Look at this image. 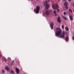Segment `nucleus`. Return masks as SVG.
<instances>
[{"label": "nucleus", "instance_id": "30", "mask_svg": "<svg viewBox=\"0 0 74 74\" xmlns=\"http://www.w3.org/2000/svg\"><path fill=\"white\" fill-rule=\"evenodd\" d=\"M58 1H60V0H58Z\"/></svg>", "mask_w": 74, "mask_h": 74}, {"label": "nucleus", "instance_id": "2", "mask_svg": "<svg viewBox=\"0 0 74 74\" xmlns=\"http://www.w3.org/2000/svg\"><path fill=\"white\" fill-rule=\"evenodd\" d=\"M43 3L44 6H45V9L46 10L48 9V8L49 7V5L47 4V1H43Z\"/></svg>", "mask_w": 74, "mask_h": 74}, {"label": "nucleus", "instance_id": "32", "mask_svg": "<svg viewBox=\"0 0 74 74\" xmlns=\"http://www.w3.org/2000/svg\"><path fill=\"white\" fill-rule=\"evenodd\" d=\"M38 0H36V1H38Z\"/></svg>", "mask_w": 74, "mask_h": 74}, {"label": "nucleus", "instance_id": "28", "mask_svg": "<svg viewBox=\"0 0 74 74\" xmlns=\"http://www.w3.org/2000/svg\"><path fill=\"white\" fill-rule=\"evenodd\" d=\"M1 57V55L0 54V57Z\"/></svg>", "mask_w": 74, "mask_h": 74}, {"label": "nucleus", "instance_id": "1", "mask_svg": "<svg viewBox=\"0 0 74 74\" xmlns=\"http://www.w3.org/2000/svg\"><path fill=\"white\" fill-rule=\"evenodd\" d=\"M56 31L55 32L56 36L57 37H59L60 38H63L64 37V35L66 34V32H64L62 33V35H61L62 34V30L59 27H58L56 29Z\"/></svg>", "mask_w": 74, "mask_h": 74}, {"label": "nucleus", "instance_id": "25", "mask_svg": "<svg viewBox=\"0 0 74 74\" xmlns=\"http://www.w3.org/2000/svg\"><path fill=\"white\" fill-rule=\"evenodd\" d=\"M59 11H60V10L59 9H58L57 10L58 12H59Z\"/></svg>", "mask_w": 74, "mask_h": 74}, {"label": "nucleus", "instance_id": "11", "mask_svg": "<svg viewBox=\"0 0 74 74\" xmlns=\"http://www.w3.org/2000/svg\"><path fill=\"white\" fill-rule=\"evenodd\" d=\"M64 4L65 6H66V5H67L68 3H67V2H65L64 3Z\"/></svg>", "mask_w": 74, "mask_h": 74}, {"label": "nucleus", "instance_id": "3", "mask_svg": "<svg viewBox=\"0 0 74 74\" xmlns=\"http://www.w3.org/2000/svg\"><path fill=\"white\" fill-rule=\"evenodd\" d=\"M40 7L39 6H38L36 7V9L34 10V11L36 13L38 14L39 13V11H40Z\"/></svg>", "mask_w": 74, "mask_h": 74}, {"label": "nucleus", "instance_id": "13", "mask_svg": "<svg viewBox=\"0 0 74 74\" xmlns=\"http://www.w3.org/2000/svg\"><path fill=\"white\" fill-rule=\"evenodd\" d=\"M53 13L54 14H55V15L56 16V15H57V14H56V11L55 10L54 11Z\"/></svg>", "mask_w": 74, "mask_h": 74}, {"label": "nucleus", "instance_id": "24", "mask_svg": "<svg viewBox=\"0 0 74 74\" xmlns=\"http://www.w3.org/2000/svg\"><path fill=\"white\" fill-rule=\"evenodd\" d=\"M68 1H69V2H71V0H68Z\"/></svg>", "mask_w": 74, "mask_h": 74}, {"label": "nucleus", "instance_id": "12", "mask_svg": "<svg viewBox=\"0 0 74 74\" xmlns=\"http://www.w3.org/2000/svg\"><path fill=\"white\" fill-rule=\"evenodd\" d=\"M62 16L65 20H67V18H66V17L63 16Z\"/></svg>", "mask_w": 74, "mask_h": 74}, {"label": "nucleus", "instance_id": "26", "mask_svg": "<svg viewBox=\"0 0 74 74\" xmlns=\"http://www.w3.org/2000/svg\"><path fill=\"white\" fill-rule=\"evenodd\" d=\"M49 1H50V0H48L47 2H49Z\"/></svg>", "mask_w": 74, "mask_h": 74}, {"label": "nucleus", "instance_id": "14", "mask_svg": "<svg viewBox=\"0 0 74 74\" xmlns=\"http://www.w3.org/2000/svg\"><path fill=\"white\" fill-rule=\"evenodd\" d=\"M65 40L66 41H67L68 40H69V36H67L66 37V38L65 39Z\"/></svg>", "mask_w": 74, "mask_h": 74}, {"label": "nucleus", "instance_id": "33", "mask_svg": "<svg viewBox=\"0 0 74 74\" xmlns=\"http://www.w3.org/2000/svg\"><path fill=\"white\" fill-rule=\"evenodd\" d=\"M11 65H12L11 64Z\"/></svg>", "mask_w": 74, "mask_h": 74}, {"label": "nucleus", "instance_id": "15", "mask_svg": "<svg viewBox=\"0 0 74 74\" xmlns=\"http://www.w3.org/2000/svg\"><path fill=\"white\" fill-rule=\"evenodd\" d=\"M65 30L66 31H69V28L67 27H65Z\"/></svg>", "mask_w": 74, "mask_h": 74}, {"label": "nucleus", "instance_id": "23", "mask_svg": "<svg viewBox=\"0 0 74 74\" xmlns=\"http://www.w3.org/2000/svg\"><path fill=\"white\" fill-rule=\"evenodd\" d=\"M72 39L73 40H74V37L73 36L72 37Z\"/></svg>", "mask_w": 74, "mask_h": 74}, {"label": "nucleus", "instance_id": "29", "mask_svg": "<svg viewBox=\"0 0 74 74\" xmlns=\"http://www.w3.org/2000/svg\"><path fill=\"white\" fill-rule=\"evenodd\" d=\"M52 12V10H51V12Z\"/></svg>", "mask_w": 74, "mask_h": 74}, {"label": "nucleus", "instance_id": "7", "mask_svg": "<svg viewBox=\"0 0 74 74\" xmlns=\"http://www.w3.org/2000/svg\"><path fill=\"white\" fill-rule=\"evenodd\" d=\"M45 14L46 15H49V12L48 11H45Z\"/></svg>", "mask_w": 74, "mask_h": 74}, {"label": "nucleus", "instance_id": "5", "mask_svg": "<svg viewBox=\"0 0 74 74\" xmlns=\"http://www.w3.org/2000/svg\"><path fill=\"white\" fill-rule=\"evenodd\" d=\"M50 27L51 28V30H52L53 28V23L51 22L50 25Z\"/></svg>", "mask_w": 74, "mask_h": 74}, {"label": "nucleus", "instance_id": "9", "mask_svg": "<svg viewBox=\"0 0 74 74\" xmlns=\"http://www.w3.org/2000/svg\"><path fill=\"white\" fill-rule=\"evenodd\" d=\"M5 70H7L8 71H10V68L8 66H6L5 68Z\"/></svg>", "mask_w": 74, "mask_h": 74}, {"label": "nucleus", "instance_id": "27", "mask_svg": "<svg viewBox=\"0 0 74 74\" xmlns=\"http://www.w3.org/2000/svg\"><path fill=\"white\" fill-rule=\"evenodd\" d=\"M14 61H13L12 63H14Z\"/></svg>", "mask_w": 74, "mask_h": 74}, {"label": "nucleus", "instance_id": "20", "mask_svg": "<svg viewBox=\"0 0 74 74\" xmlns=\"http://www.w3.org/2000/svg\"><path fill=\"white\" fill-rule=\"evenodd\" d=\"M65 8L66 9H68V7H67V5L65 6Z\"/></svg>", "mask_w": 74, "mask_h": 74}, {"label": "nucleus", "instance_id": "17", "mask_svg": "<svg viewBox=\"0 0 74 74\" xmlns=\"http://www.w3.org/2000/svg\"><path fill=\"white\" fill-rule=\"evenodd\" d=\"M10 73H12V74H14V71H10Z\"/></svg>", "mask_w": 74, "mask_h": 74}, {"label": "nucleus", "instance_id": "21", "mask_svg": "<svg viewBox=\"0 0 74 74\" xmlns=\"http://www.w3.org/2000/svg\"><path fill=\"white\" fill-rule=\"evenodd\" d=\"M8 60H11V58H8Z\"/></svg>", "mask_w": 74, "mask_h": 74}, {"label": "nucleus", "instance_id": "16", "mask_svg": "<svg viewBox=\"0 0 74 74\" xmlns=\"http://www.w3.org/2000/svg\"><path fill=\"white\" fill-rule=\"evenodd\" d=\"M62 29H64V25H62Z\"/></svg>", "mask_w": 74, "mask_h": 74}, {"label": "nucleus", "instance_id": "19", "mask_svg": "<svg viewBox=\"0 0 74 74\" xmlns=\"http://www.w3.org/2000/svg\"><path fill=\"white\" fill-rule=\"evenodd\" d=\"M69 11L71 12H73V11H72V10L71 9H69Z\"/></svg>", "mask_w": 74, "mask_h": 74}, {"label": "nucleus", "instance_id": "6", "mask_svg": "<svg viewBox=\"0 0 74 74\" xmlns=\"http://www.w3.org/2000/svg\"><path fill=\"white\" fill-rule=\"evenodd\" d=\"M58 22L59 23L61 22V20H60V16H59L58 18Z\"/></svg>", "mask_w": 74, "mask_h": 74}, {"label": "nucleus", "instance_id": "22", "mask_svg": "<svg viewBox=\"0 0 74 74\" xmlns=\"http://www.w3.org/2000/svg\"><path fill=\"white\" fill-rule=\"evenodd\" d=\"M64 15H66V13L65 12H64Z\"/></svg>", "mask_w": 74, "mask_h": 74}, {"label": "nucleus", "instance_id": "8", "mask_svg": "<svg viewBox=\"0 0 74 74\" xmlns=\"http://www.w3.org/2000/svg\"><path fill=\"white\" fill-rule=\"evenodd\" d=\"M16 72L17 74H19V70L18 68H16Z\"/></svg>", "mask_w": 74, "mask_h": 74}, {"label": "nucleus", "instance_id": "18", "mask_svg": "<svg viewBox=\"0 0 74 74\" xmlns=\"http://www.w3.org/2000/svg\"><path fill=\"white\" fill-rule=\"evenodd\" d=\"M2 73H4V72H5V71H4V70H3V69H2Z\"/></svg>", "mask_w": 74, "mask_h": 74}, {"label": "nucleus", "instance_id": "10", "mask_svg": "<svg viewBox=\"0 0 74 74\" xmlns=\"http://www.w3.org/2000/svg\"><path fill=\"white\" fill-rule=\"evenodd\" d=\"M69 18L71 21L73 20V16L72 15L69 16Z\"/></svg>", "mask_w": 74, "mask_h": 74}, {"label": "nucleus", "instance_id": "31", "mask_svg": "<svg viewBox=\"0 0 74 74\" xmlns=\"http://www.w3.org/2000/svg\"><path fill=\"white\" fill-rule=\"evenodd\" d=\"M64 1H66V0H64Z\"/></svg>", "mask_w": 74, "mask_h": 74}, {"label": "nucleus", "instance_id": "4", "mask_svg": "<svg viewBox=\"0 0 74 74\" xmlns=\"http://www.w3.org/2000/svg\"><path fill=\"white\" fill-rule=\"evenodd\" d=\"M52 8L54 10H56V9H58L59 8V6H58V5L57 4L54 5L53 4H52Z\"/></svg>", "mask_w": 74, "mask_h": 74}]
</instances>
